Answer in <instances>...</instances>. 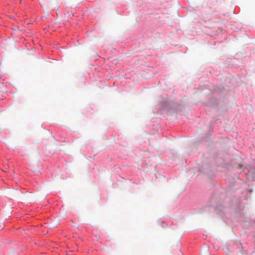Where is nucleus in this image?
Instances as JSON below:
<instances>
[{
  "instance_id": "1",
  "label": "nucleus",
  "mask_w": 255,
  "mask_h": 255,
  "mask_svg": "<svg viewBox=\"0 0 255 255\" xmlns=\"http://www.w3.org/2000/svg\"><path fill=\"white\" fill-rule=\"evenodd\" d=\"M201 255H210L209 252V248L207 246H204L201 250Z\"/></svg>"
}]
</instances>
